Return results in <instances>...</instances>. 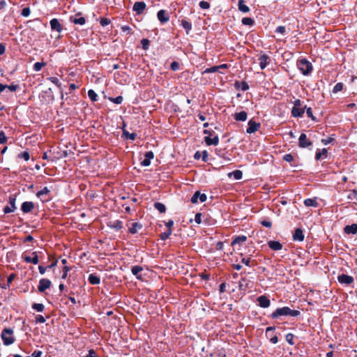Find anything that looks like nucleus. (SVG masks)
Masks as SVG:
<instances>
[{"label":"nucleus","instance_id":"cd10ccee","mask_svg":"<svg viewBox=\"0 0 357 357\" xmlns=\"http://www.w3.org/2000/svg\"><path fill=\"white\" fill-rule=\"evenodd\" d=\"M247 237L245 236H238L234 239V241H232V245H241L242 243H245Z\"/></svg>","mask_w":357,"mask_h":357},{"label":"nucleus","instance_id":"09e8293b","mask_svg":"<svg viewBox=\"0 0 357 357\" xmlns=\"http://www.w3.org/2000/svg\"><path fill=\"white\" fill-rule=\"evenodd\" d=\"M275 32L280 34H284V33L286 32V28L284 26H279L277 27Z\"/></svg>","mask_w":357,"mask_h":357},{"label":"nucleus","instance_id":"f03ea898","mask_svg":"<svg viewBox=\"0 0 357 357\" xmlns=\"http://www.w3.org/2000/svg\"><path fill=\"white\" fill-rule=\"evenodd\" d=\"M298 68L304 75H307L311 73L312 70V66L308 61L303 59H301L298 62Z\"/></svg>","mask_w":357,"mask_h":357},{"label":"nucleus","instance_id":"ddd939ff","mask_svg":"<svg viewBox=\"0 0 357 357\" xmlns=\"http://www.w3.org/2000/svg\"><path fill=\"white\" fill-rule=\"evenodd\" d=\"M260 307L266 308L270 306L271 301L265 296H261L257 298Z\"/></svg>","mask_w":357,"mask_h":357},{"label":"nucleus","instance_id":"4d7b16f0","mask_svg":"<svg viewBox=\"0 0 357 357\" xmlns=\"http://www.w3.org/2000/svg\"><path fill=\"white\" fill-rule=\"evenodd\" d=\"M333 141V138L332 137H328L326 139H321V142L325 144V145H327L328 144H330L331 142H332Z\"/></svg>","mask_w":357,"mask_h":357},{"label":"nucleus","instance_id":"69168bd1","mask_svg":"<svg viewBox=\"0 0 357 357\" xmlns=\"http://www.w3.org/2000/svg\"><path fill=\"white\" fill-rule=\"evenodd\" d=\"M36 319L38 323H44L45 321V319L42 315H38Z\"/></svg>","mask_w":357,"mask_h":357},{"label":"nucleus","instance_id":"13d9d810","mask_svg":"<svg viewBox=\"0 0 357 357\" xmlns=\"http://www.w3.org/2000/svg\"><path fill=\"white\" fill-rule=\"evenodd\" d=\"M151 164V160L146 158L141 162V165L144 167H148Z\"/></svg>","mask_w":357,"mask_h":357},{"label":"nucleus","instance_id":"774afa93","mask_svg":"<svg viewBox=\"0 0 357 357\" xmlns=\"http://www.w3.org/2000/svg\"><path fill=\"white\" fill-rule=\"evenodd\" d=\"M86 357H96V352L94 350L91 349L89 351V354L86 356Z\"/></svg>","mask_w":357,"mask_h":357},{"label":"nucleus","instance_id":"ea45409f","mask_svg":"<svg viewBox=\"0 0 357 357\" xmlns=\"http://www.w3.org/2000/svg\"><path fill=\"white\" fill-rule=\"evenodd\" d=\"M343 89V84L342 83H337L335 85L333 89V92L336 93L337 92L341 91Z\"/></svg>","mask_w":357,"mask_h":357},{"label":"nucleus","instance_id":"c756f323","mask_svg":"<svg viewBox=\"0 0 357 357\" xmlns=\"http://www.w3.org/2000/svg\"><path fill=\"white\" fill-rule=\"evenodd\" d=\"M304 204L307 207H309V206L317 207L318 205L316 199H306L304 201Z\"/></svg>","mask_w":357,"mask_h":357},{"label":"nucleus","instance_id":"603ef678","mask_svg":"<svg viewBox=\"0 0 357 357\" xmlns=\"http://www.w3.org/2000/svg\"><path fill=\"white\" fill-rule=\"evenodd\" d=\"M141 43L144 50L148 49L149 45V40L148 39H142Z\"/></svg>","mask_w":357,"mask_h":357},{"label":"nucleus","instance_id":"864d4df0","mask_svg":"<svg viewBox=\"0 0 357 357\" xmlns=\"http://www.w3.org/2000/svg\"><path fill=\"white\" fill-rule=\"evenodd\" d=\"M306 114L308 117L311 118L312 120H315V117L312 114V111L310 107H308L306 109Z\"/></svg>","mask_w":357,"mask_h":357},{"label":"nucleus","instance_id":"20e7f679","mask_svg":"<svg viewBox=\"0 0 357 357\" xmlns=\"http://www.w3.org/2000/svg\"><path fill=\"white\" fill-rule=\"evenodd\" d=\"M206 200V195L201 193L199 191H196L191 198V202L194 204L199 202H204Z\"/></svg>","mask_w":357,"mask_h":357},{"label":"nucleus","instance_id":"3c124183","mask_svg":"<svg viewBox=\"0 0 357 357\" xmlns=\"http://www.w3.org/2000/svg\"><path fill=\"white\" fill-rule=\"evenodd\" d=\"M283 159L287 161V162H291L293 160H294V157L291 154L289 153V154H285L284 156H283Z\"/></svg>","mask_w":357,"mask_h":357},{"label":"nucleus","instance_id":"473e14b6","mask_svg":"<svg viewBox=\"0 0 357 357\" xmlns=\"http://www.w3.org/2000/svg\"><path fill=\"white\" fill-rule=\"evenodd\" d=\"M50 192L49 189L47 187H45L41 190L38 191L36 194L38 198L42 199L44 195H47Z\"/></svg>","mask_w":357,"mask_h":357},{"label":"nucleus","instance_id":"423d86ee","mask_svg":"<svg viewBox=\"0 0 357 357\" xmlns=\"http://www.w3.org/2000/svg\"><path fill=\"white\" fill-rule=\"evenodd\" d=\"M51 281L48 279L43 278L39 281L38 289L40 292H44L46 289L50 288Z\"/></svg>","mask_w":357,"mask_h":357},{"label":"nucleus","instance_id":"49530a36","mask_svg":"<svg viewBox=\"0 0 357 357\" xmlns=\"http://www.w3.org/2000/svg\"><path fill=\"white\" fill-rule=\"evenodd\" d=\"M31 13L30 8L28 7L24 8L22 10V15L24 17H28L29 16Z\"/></svg>","mask_w":357,"mask_h":357},{"label":"nucleus","instance_id":"8fccbe9b","mask_svg":"<svg viewBox=\"0 0 357 357\" xmlns=\"http://www.w3.org/2000/svg\"><path fill=\"white\" fill-rule=\"evenodd\" d=\"M293 338H294V335L291 334V333H288L287 335H286V340L290 344H294V342H293Z\"/></svg>","mask_w":357,"mask_h":357},{"label":"nucleus","instance_id":"4c0bfd02","mask_svg":"<svg viewBox=\"0 0 357 357\" xmlns=\"http://www.w3.org/2000/svg\"><path fill=\"white\" fill-rule=\"evenodd\" d=\"M45 65L43 62H36L33 65V70L36 72L40 71L42 68Z\"/></svg>","mask_w":357,"mask_h":357},{"label":"nucleus","instance_id":"a878e982","mask_svg":"<svg viewBox=\"0 0 357 357\" xmlns=\"http://www.w3.org/2000/svg\"><path fill=\"white\" fill-rule=\"evenodd\" d=\"M229 177L233 176L236 180H240L243 177V173L241 170H235L228 174Z\"/></svg>","mask_w":357,"mask_h":357},{"label":"nucleus","instance_id":"f257e3e1","mask_svg":"<svg viewBox=\"0 0 357 357\" xmlns=\"http://www.w3.org/2000/svg\"><path fill=\"white\" fill-rule=\"evenodd\" d=\"M300 314L298 310H291L289 307L277 308L271 314L272 318H276L280 316L297 317Z\"/></svg>","mask_w":357,"mask_h":357},{"label":"nucleus","instance_id":"c03bdc74","mask_svg":"<svg viewBox=\"0 0 357 357\" xmlns=\"http://www.w3.org/2000/svg\"><path fill=\"white\" fill-rule=\"evenodd\" d=\"M109 100L115 104H121L123 101V97L117 96L116 98H110Z\"/></svg>","mask_w":357,"mask_h":357},{"label":"nucleus","instance_id":"5701e85b","mask_svg":"<svg viewBox=\"0 0 357 357\" xmlns=\"http://www.w3.org/2000/svg\"><path fill=\"white\" fill-rule=\"evenodd\" d=\"M304 113V109L298 107H293L291 109V114L294 117H300Z\"/></svg>","mask_w":357,"mask_h":357},{"label":"nucleus","instance_id":"a18cd8bd","mask_svg":"<svg viewBox=\"0 0 357 357\" xmlns=\"http://www.w3.org/2000/svg\"><path fill=\"white\" fill-rule=\"evenodd\" d=\"M179 63L177 61H173L172 63H171V66H170V68L172 70L174 71H176V70H178L179 69Z\"/></svg>","mask_w":357,"mask_h":357},{"label":"nucleus","instance_id":"0eeeda50","mask_svg":"<svg viewBox=\"0 0 357 357\" xmlns=\"http://www.w3.org/2000/svg\"><path fill=\"white\" fill-rule=\"evenodd\" d=\"M260 127V123H257L252 120H250L248 122V127L246 130L247 133L252 134L257 131Z\"/></svg>","mask_w":357,"mask_h":357},{"label":"nucleus","instance_id":"79ce46f5","mask_svg":"<svg viewBox=\"0 0 357 357\" xmlns=\"http://www.w3.org/2000/svg\"><path fill=\"white\" fill-rule=\"evenodd\" d=\"M199 7L202 9H208L210 8V3L206 1H201L199 3Z\"/></svg>","mask_w":357,"mask_h":357},{"label":"nucleus","instance_id":"f8f14e48","mask_svg":"<svg viewBox=\"0 0 357 357\" xmlns=\"http://www.w3.org/2000/svg\"><path fill=\"white\" fill-rule=\"evenodd\" d=\"M50 26L51 29L54 31H56L58 33H61L62 31V26L59 22V20L56 18L50 20Z\"/></svg>","mask_w":357,"mask_h":357},{"label":"nucleus","instance_id":"b1692460","mask_svg":"<svg viewBox=\"0 0 357 357\" xmlns=\"http://www.w3.org/2000/svg\"><path fill=\"white\" fill-rule=\"evenodd\" d=\"M238 10L242 13H248L250 11L249 7L245 4L243 0H239L238 3Z\"/></svg>","mask_w":357,"mask_h":357},{"label":"nucleus","instance_id":"c85d7f7f","mask_svg":"<svg viewBox=\"0 0 357 357\" xmlns=\"http://www.w3.org/2000/svg\"><path fill=\"white\" fill-rule=\"evenodd\" d=\"M142 228V225L137 222H133L131 224V227L129 228V231L132 234H136L139 229Z\"/></svg>","mask_w":357,"mask_h":357},{"label":"nucleus","instance_id":"338daca9","mask_svg":"<svg viewBox=\"0 0 357 357\" xmlns=\"http://www.w3.org/2000/svg\"><path fill=\"white\" fill-rule=\"evenodd\" d=\"M242 262L243 264H245L248 266H251V264H250V258H245V257H243L242 259Z\"/></svg>","mask_w":357,"mask_h":357},{"label":"nucleus","instance_id":"6e6552de","mask_svg":"<svg viewBox=\"0 0 357 357\" xmlns=\"http://www.w3.org/2000/svg\"><path fill=\"white\" fill-rule=\"evenodd\" d=\"M146 6V3L144 1H137L133 5V10L137 15H140L145 10Z\"/></svg>","mask_w":357,"mask_h":357},{"label":"nucleus","instance_id":"58836bf2","mask_svg":"<svg viewBox=\"0 0 357 357\" xmlns=\"http://www.w3.org/2000/svg\"><path fill=\"white\" fill-rule=\"evenodd\" d=\"M123 135L126 136V137L127 139H130L131 140H134L135 139L136 137H137V135L135 133H130L128 132V131L126 130H123Z\"/></svg>","mask_w":357,"mask_h":357},{"label":"nucleus","instance_id":"72a5a7b5","mask_svg":"<svg viewBox=\"0 0 357 357\" xmlns=\"http://www.w3.org/2000/svg\"><path fill=\"white\" fill-rule=\"evenodd\" d=\"M88 96L89 98L92 100V101H96L97 100V98H98V95L96 94V93L92 90V89H90L88 91Z\"/></svg>","mask_w":357,"mask_h":357},{"label":"nucleus","instance_id":"1a4fd4ad","mask_svg":"<svg viewBox=\"0 0 357 357\" xmlns=\"http://www.w3.org/2000/svg\"><path fill=\"white\" fill-rule=\"evenodd\" d=\"M337 280L340 283L344 284H350L354 282L353 277L345 274H342L337 277Z\"/></svg>","mask_w":357,"mask_h":357},{"label":"nucleus","instance_id":"39448f33","mask_svg":"<svg viewBox=\"0 0 357 357\" xmlns=\"http://www.w3.org/2000/svg\"><path fill=\"white\" fill-rule=\"evenodd\" d=\"M15 201H16V199L14 197H9V205L4 207V208H3L4 213H12L16 209Z\"/></svg>","mask_w":357,"mask_h":357},{"label":"nucleus","instance_id":"7c9ffc66","mask_svg":"<svg viewBox=\"0 0 357 357\" xmlns=\"http://www.w3.org/2000/svg\"><path fill=\"white\" fill-rule=\"evenodd\" d=\"M181 25L184 29H185L187 34L189 33L190 30L192 29V24L190 22L186 20L181 21Z\"/></svg>","mask_w":357,"mask_h":357},{"label":"nucleus","instance_id":"dca6fc26","mask_svg":"<svg viewBox=\"0 0 357 357\" xmlns=\"http://www.w3.org/2000/svg\"><path fill=\"white\" fill-rule=\"evenodd\" d=\"M34 205L31 202H25L22 204L21 209L24 213H29L32 211Z\"/></svg>","mask_w":357,"mask_h":357},{"label":"nucleus","instance_id":"0e129e2a","mask_svg":"<svg viewBox=\"0 0 357 357\" xmlns=\"http://www.w3.org/2000/svg\"><path fill=\"white\" fill-rule=\"evenodd\" d=\"M7 88L10 91H15L18 89V86L15 84L8 85Z\"/></svg>","mask_w":357,"mask_h":357},{"label":"nucleus","instance_id":"bb28decb","mask_svg":"<svg viewBox=\"0 0 357 357\" xmlns=\"http://www.w3.org/2000/svg\"><path fill=\"white\" fill-rule=\"evenodd\" d=\"M88 280L91 284H98L100 282V278L94 274H90Z\"/></svg>","mask_w":357,"mask_h":357},{"label":"nucleus","instance_id":"4be33fe9","mask_svg":"<svg viewBox=\"0 0 357 357\" xmlns=\"http://www.w3.org/2000/svg\"><path fill=\"white\" fill-rule=\"evenodd\" d=\"M205 142L207 145H217L219 142V138L218 135L211 138L210 137H205Z\"/></svg>","mask_w":357,"mask_h":357},{"label":"nucleus","instance_id":"a19ab883","mask_svg":"<svg viewBox=\"0 0 357 357\" xmlns=\"http://www.w3.org/2000/svg\"><path fill=\"white\" fill-rule=\"evenodd\" d=\"M33 309L36 310L37 312H43L45 307L41 303H34L32 305Z\"/></svg>","mask_w":357,"mask_h":357},{"label":"nucleus","instance_id":"f704fd0d","mask_svg":"<svg viewBox=\"0 0 357 357\" xmlns=\"http://www.w3.org/2000/svg\"><path fill=\"white\" fill-rule=\"evenodd\" d=\"M242 24L244 25L252 26L254 20L250 17H244L242 19Z\"/></svg>","mask_w":357,"mask_h":357},{"label":"nucleus","instance_id":"37998d69","mask_svg":"<svg viewBox=\"0 0 357 357\" xmlns=\"http://www.w3.org/2000/svg\"><path fill=\"white\" fill-rule=\"evenodd\" d=\"M49 80L56 84L58 87H61V83L60 82L59 79L56 77H51L49 78Z\"/></svg>","mask_w":357,"mask_h":357},{"label":"nucleus","instance_id":"412c9836","mask_svg":"<svg viewBox=\"0 0 357 357\" xmlns=\"http://www.w3.org/2000/svg\"><path fill=\"white\" fill-rule=\"evenodd\" d=\"M234 119L236 121H245L247 119V113L244 111L235 113L234 114Z\"/></svg>","mask_w":357,"mask_h":357},{"label":"nucleus","instance_id":"a211bd4d","mask_svg":"<svg viewBox=\"0 0 357 357\" xmlns=\"http://www.w3.org/2000/svg\"><path fill=\"white\" fill-rule=\"evenodd\" d=\"M293 238L294 241H303L304 239V235L302 229H296L293 235Z\"/></svg>","mask_w":357,"mask_h":357},{"label":"nucleus","instance_id":"7ed1b4c3","mask_svg":"<svg viewBox=\"0 0 357 357\" xmlns=\"http://www.w3.org/2000/svg\"><path fill=\"white\" fill-rule=\"evenodd\" d=\"M1 338L5 345H10L14 342L13 331L10 328H5L1 333Z\"/></svg>","mask_w":357,"mask_h":357},{"label":"nucleus","instance_id":"bf43d9fd","mask_svg":"<svg viewBox=\"0 0 357 357\" xmlns=\"http://www.w3.org/2000/svg\"><path fill=\"white\" fill-rule=\"evenodd\" d=\"M154 157V154L152 151H148L145 153V158L149 160H152Z\"/></svg>","mask_w":357,"mask_h":357},{"label":"nucleus","instance_id":"6ab92c4d","mask_svg":"<svg viewBox=\"0 0 357 357\" xmlns=\"http://www.w3.org/2000/svg\"><path fill=\"white\" fill-rule=\"evenodd\" d=\"M327 149H323L321 150H317L315 154V159L317 160H320L323 158H327Z\"/></svg>","mask_w":357,"mask_h":357},{"label":"nucleus","instance_id":"4468645a","mask_svg":"<svg viewBox=\"0 0 357 357\" xmlns=\"http://www.w3.org/2000/svg\"><path fill=\"white\" fill-rule=\"evenodd\" d=\"M268 245L271 250L275 251L280 250L282 248V245L276 241H269Z\"/></svg>","mask_w":357,"mask_h":357},{"label":"nucleus","instance_id":"6e6d98bb","mask_svg":"<svg viewBox=\"0 0 357 357\" xmlns=\"http://www.w3.org/2000/svg\"><path fill=\"white\" fill-rule=\"evenodd\" d=\"M7 137L3 132H0V144H3L6 142Z\"/></svg>","mask_w":357,"mask_h":357},{"label":"nucleus","instance_id":"2eb2a0df","mask_svg":"<svg viewBox=\"0 0 357 357\" xmlns=\"http://www.w3.org/2000/svg\"><path fill=\"white\" fill-rule=\"evenodd\" d=\"M268 59H269V57L266 54H263L259 56V61L260 68L261 70L264 69L267 66V65L268 63Z\"/></svg>","mask_w":357,"mask_h":357},{"label":"nucleus","instance_id":"e433bc0d","mask_svg":"<svg viewBox=\"0 0 357 357\" xmlns=\"http://www.w3.org/2000/svg\"><path fill=\"white\" fill-rule=\"evenodd\" d=\"M172 229H168L166 231L160 234V238L162 240H165L169 237V236L172 234Z\"/></svg>","mask_w":357,"mask_h":357},{"label":"nucleus","instance_id":"052dcab7","mask_svg":"<svg viewBox=\"0 0 357 357\" xmlns=\"http://www.w3.org/2000/svg\"><path fill=\"white\" fill-rule=\"evenodd\" d=\"M195 221L197 224H200L202 222V214L201 213H197L195 217Z\"/></svg>","mask_w":357,"mask_h":357},{"label":"nucleus","instance_id":"aec40b11","mask_svg":"<svg viewBox=\"0 0 357 357\" xmlns=\"http://www.w3.org/2000/svg\"><path fill=\"white\" fill-rule=\"evenodd\" d=\"M344 231L346 234H355L357 233V224H352L351 225H347L344 227Z\"/></svg>","mask_w":357,"mask_h":357},{"label":"nucleus","instance_id":"e2e57ef3","mask_svg":"<svg viewBox=\"0 0 357 357\" xmlns=\"http://www.w3.org/2000/svg\"><path fill=\"white\" fill-rule=\"evenodd\" d=\"M121 30H122V31L126 32L128 34H130L131 29L128 26H121Z\"/></svg>","mask_w":357,"mask_h":357},{"label":"nucleus","instance_id":"5fc2aeb1","mask_svg":"<svg viewBox=\"0 0 357 357\" xmlns=\"http://www.w3.org/2000/svg\"><path fill=\"white\" fill-rule=\"evenodd\" d=\"M100 24L102 26H107L108 25L109 23H110V20L107 18H102L100 20Z\"/></svg>","mask_w":357,"mask_h":357},{"label":"nucleus","instance_id":"393cba45","mask_svg":"<svg viewBox=\"0 0 357 357\" xmlns=\"http://www.w3.org/2000/svg\"><path fill=\"white\" fill-rule=\"evenodd\" d=\"M142 267L139 266H132L131 268L132 273L136 276V278L139 280L142 279L141 275H139V273L142 271Z\"/></svg>","mask_w":357,"mask_h":357},{"label":"nucleus","instance_id":"f3484780","mask_svg":"<svg viewBox=\"0 0 357 357\" xmlns=\"http://www.w3.org/2000/svg\"><path fill=\"white\" fill-rule=\"evenodd\" d=\"M33 257L31 256H24V259L27 263H32L33 264H37L38 263V257L36 255V252H33Z\"/></svg>","mask_w":357,"mask_h":357},{"label":"nucleus","instance_id":"9b49d317","mask_svg":"<svg viewBox=\"0 0 357 357\" xmlns=\"http://www.w3.org/2000/svg\"><path fill=\"white\" fill-rule=\"evenodd\" d=\"M299 146L302 148H306L311 145V143L307 138V135L304 133H302L298 139Z\"/></svg>","mask_w":357,"mask_h":357},{"label":"nucleus","instance_id":"c9c22d12","mask_svg":"<svg viewBox=\"0 0 357 357\" xmlns=\"http://www.w3.org/2000/svg\"><path fill=\"white\" fill-rule=\"evenodd\" d=\"M72 22L74 24H76L83 25V24H85L86 20H85L84 17H78V18H74L73 20H72Z\"/></svg>","mask_w":357,"mask_h":357},{"label":"nucleus","instance_id":"680f3d73","mask_svg":"<svg viewBox=\"0 0 357 357\" xmlns=\"http://www.w3.org/2000/svg\"><path fill=\"white\" fill-rule=\"evenodd\" d=\"M219 69V67L218 66H213L210 68H207L205 72L206 73H214L216 72Z\"/></svg>","mask_w":357,"mask_h":357},{"label":"nucleus","instance_id":"de8ad7c7","mask_svg":"<svg viewBox=\"0 0 357 357\" xmlns=\"http://www.w3.org/2000/svg\"><path fill=\"white\" fill-rule=\"evenodd\" d=\"M20 158H23L26 161L29 160V153L27 151L22 152L20 155H19Z\"/></svg>","mask_w":357,"mask_h":357},{"label":"nucleus","instance_id":"2f4dec72","mask_svg":"<svg viewBox=\"0 0 357 357\" xmlns=\"http://www.w3.org/2000/svg\"><path fill=\"white\" fill-rule=\"evenodd\" d=\"M154 207L160 213L165 212V210H166L165 206L162 203H160V202L155 203Z\"/></svg>","mask_w":357,"mask_h":357},{"label":"nucleus","instance_id":"9d476101","mask_svg":"<svg viewBox=\"0 0 357 357\" xmlns=\"http://www.w3.org/2000/svg\"><path fill=\"white\" fill-rule=\"evenodd\" d=\"M157 17L158 20L162 24L167 22L169 20V17L165 10H160L157 13Z\"/></svg>","mask_w":357,"mask_h":357}]
</instances>
